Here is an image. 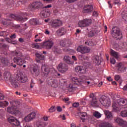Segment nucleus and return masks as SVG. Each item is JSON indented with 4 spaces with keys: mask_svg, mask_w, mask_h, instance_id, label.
Here are the masks:
<instances>
[{
    "mask_svg": "<svg viewBox=\"0 0 127 127\" xmlns=\"http://www.w3.org/2000/svg\"><path fill=\"white\" fill-rule=\"evenodd\" d=\"M63 24L62 21L59 19H55L52 21L51 26L53 28H57L60 27Z\"/></svg>",
    "mask_w": 127,
    "mask_h": 127,
    "instance_id": "13",
    "label": "nucleus"
},
{
    "mask_svg": "<svg viewBox=\"0 0 127 127\" xmlns=\"http://www.w3.org/2000/svg\"><path fill=\"white\" fill-rule=\"evenodd\" d=\"M11 107L7 108V112L11 115H15V116H20V112L18 111L19 108V103L15 101L10 102Z\"/></svg>",
    "mask_w": 127,
    "mask_h": 127,
    "instance_id": "2",
    "label": "nucleus"
},
{
    "mask_svg": "<svg viewBox=\"0 0 127 127\" xmlns=\"http://www.w3.org/2000/svg\"><path fill=\"white\" fill-rule=\"evenodd\" d=\"M113 4L114 5H116V4H117L118 5H121L122 3L120 2V1L119 0H115Z\"/></svg>",
    "mask_w": 127,
    "mask_h": 127,
    "instance_id": "45",
    "label": "nucleus"
},
{
    "mask_svg": "<svg viewBox=\"0 0 127 127\" xmlns=\"http://www.w3.org/2000/svg\"><path fill=\"white\" fill-rule=\"evenodd\" d=\"M92 24V20L91 19H84L79 21L78 25L79 27H86Z\"/></svg>",
    "mask_w": 127,
    "mask_h": 127,
    "instance_id": "9",
    "label": "nucleus"
},
{
    "mask_svg": "<svg viewBox=\"0 0 127 127\" xmlns=\"http://www.w3.org/2000/svg\"><path fill=\"white\" fill-rule=\"evenodd\" d=\"M79 103L77 102V103H74L72 104L73 107H74V108H77L78 107H79Z\"/></svg>",
    "mask_w": 127,
    "mask_h": 127,
    "instance_id": "52",
    "label": "nucleus"
},
{
    "mask_svg": "<svg viewBox=\"0 0 127 127\" xmlns=\"http://www.w3.org/2000/svg\"><path fill=\"white\" fill-rule=\"evenodd\" d=\"M3 78L5 81L10 82L14 88H17L18 87V83L16 82L15 79L12 78V75L9 71H6L4 72Z\"/></svg>",
    "mask_w": 127,
    "mask_h": 127,
    "instance_id": "3",
    "label": "nucleus"
},
{
    "mask_svg": "<svg viewBox=\"0 0 127 127\" xmlns=\"http://www.w3.org/2000/svg\"><path fill=\"white\" fill-rule=\"evenodd\" d=\"M115 79L116 81H119V80H120V79H121V76L119 75H116L115 76Z\"/></svg>",
    "mask_w": 127,
    "mask_h": 127,
    "instance_id": "51",
    "label": "nucleus"
},
{
    "mask_svg": "<svg viewBox=\"0 0 127 127\" xmlns=\"http://www.w3.org/2000/svg\"><path fill=\"white\" fill-rule=\"evenodd\" d=\"M1 62L4 66H7V65H9V63L8 62V60L7 58H2L1 59Z\"/></svg>",
    "mask_w": 127,
    "mask_h": 127,
    "instance_id": "31",
    "label": "nucleus"
},
{
    "mask_svg": "<svg viewBox=\"0 0 127 127\" xmlns=\"http://www.w3.org/2000/svg\"><path fill=\"white\" fill-rule=\"evenodd\" d=\"M48 117L47 116H44L42 118H41V121H44L45 122L48 121Z\"/></svg>",
    "mask_w": 127,
    "mask_h": 127,
    "instance_id": "46",
    "label": "nucleus"
},
{
    "mask_svg": "<svg viewBox=\"0 0 127 127\" xmlns=\"http://www.w3.org/2000/svg\"><path fill=\"white\" fill-rule=\"evenodd\" d=\"M76 0H66L68 3H71V2H74V1H76Z\"/></svg>",
    "mask_w": 127,
    "mask_h": 127,
    "instance_id": "57",
    "label": "nucleus"
},
{
    "mask_svg": "<svg viewBox=\"0 0 127 127\" xmlns=\"http://www.w3.org/2000/svg\"><path fill=\"white\" fill-rule=\"evenodd\" d=\"M99 102L106 109H108L109 107H111V100L106 96H102L100 98Z\"/></svg>",
    "mask_w": 127,
    "mask_h": 127,
    "instance_id": "5",
    "label": "nucleus"
},
{
    "mask_svg": "<svg viewBox=\"0 0 127 127\" xmlns=\"http://www.w3.org/2000/svg\"><path fill=\"white\" fill-rule=\"evenodd\" d=\"M112 36L117 39H122V38H123L122 32H121V31H120V29L118 28L113 29Z\"/></svg>",
    "mask_w": 127,
    "mask_h": 127,
    "instance_id": "8",
    "label": "nucleus"
},
{
    "mask_svg": "<svg viewBox=\"0 0 127 127\" xmlns=\"http://www.w3.org/2000/svg\"><path fill=\"white\" fill-rule=\"evenodd\" d=\"M71 127H76V124L72 123L71 124Z\"/></svg>",
    "mask_w": 127,
    "mask_h": 127,
    "instance_id": "64",
    "label": "nucleus"
},
{
    "mask_svg": "<svg viewBox=\"0 0 127 127\" xmlns=\"http://www.w3.org/2000/svg\"><path fill=\"white\" fill-rule=\"evenodd\" d=\"M58 70L61 73H65L68 70V66H67V64L61 63L58 66Z\"/></svg>",
    "mask_w": 127,
    "mask_h": 127,
    "instance_id": "12",
    "label": "nucleus"
},
{
    "mask_svg": "<svg viewBox=\"0 0 127 127\" xmlns=\"http://www.w3.org/2000/svg\"><path fill=\"white\" fill-rule=\"evenodd\" d=\"M57 34L58 35H59L60 36H62V35H64L67 32V31L66 30V29H64V28H62L59 29L57 31Z\"/></svg>",
    "mask_w": 127,
    "mask_h": 127,
    "instance_id": "24",
    "label": "nucleus"
},
{
    "mask_svg": "<svg viewBox=\"0 0 127 127\" xmlns=\"http://www.w3.org/2000/svg\"><path fill=\"white\" fill-rule=\"evenodd\" d=\"M41 6H42V3L39 1H35L29 5L28 9L31 11H34L36 10V9H38L39 7H41Z\"/></svg>",
    "mask_w": 127,
    "mask_h": 127,
    "instance_id": "7",
    "label": "nucleus"
},
{
    "mask_svg": "<svg viewBox=\"0 0 127 127\" xmlns=\"http://www.w3.org/2000/svg\"><path fill=\"white\" fill-rule=\"evenodd\" d=\"M56 109L55 108V106H52L49 109V112L50 113H53V112H55Z\"/></svg>",
    "mask_w": 127,
    "mask_h": 127,
    "instance_id": "42",
    "label": "nucleus"
},
{
    "mask_svg": "<svg viewBox=\"0 0 127 127\" xmlns=\"http://www.w3.org/2000/svg\"><path fill=\"white\" fill-rule=\"evenodd\" d=\"M12 55L13 56H19V54L16 52H13Z\"/></svg>",
    "mask_w": 127,
    "mask_h": 127,
    "instance_id": "53",
    "label": "nucleus"
},
{
    "mask_svg": "<svg viewBox=\"0 0 127 127\" xmlns=\"http://www.w3.org/2000/svg\"><path fill=\"white\" fill-rule=\"evenodd\" d=\"M13 62L18 65L19 66H22L23 64H25L26 62L21 57H17L13 59Z\"/></svg>",
    "mask_w": 127,
    "mask_h": 127,
    "instance_id": "11",
    "label": "nucleus"
},
{
    "mask_svg": "<svg viewBox=\"0 0 127 127\" xmlns=\"http://www.w3.org/2000/svg\"><path fill=\"white\" fill-rule=\"evenodd\" d=\"M74 71L77 74H84V73H86L85 69H84V67L81 66H76L74 68Z\"/></svg>",
    "mask_w": 127,
    "mask_h": 127,
    "instance_id": "18",
    "label": "nucleus"
},
{
    "mask_svg": "<svg viewBox=\"0 0 127 127\" xmlns=\"http://www.w3.org/2000/svg\"><path fill=\"white\" fill-rule=\"evenodd\" d=\"M36 56L39 59H42L41 58H43V57H44L41 53H36Z\"/></svg>",
    "mask_w": 127,
    "mask_h": 127,
    "instance_id": "40",
    "label": "nucleus"
},
{
    "mask_svg": "<svg viewBox=\"0 0 127 127\" xmlns=\"http://www.w3.org/2000/svg\"><path fill=\"white\" fill-rule=\"evenodd\" d=\"M95 33L93 31H90L88 33V35L90 37H92V36H94Z\"/></svg>",
    "mask_w": 127,
    "mask_h": 127,
    "instance_id": "50",
    "label": "nucleus"
},
{
    "mask_svg": "<svg viewBox=\"0 0 127 127\" xmlns=\"http://www.w3.org/2000/svg\"><path fill=\"white\" fill-rule=\"evenodd\" d=\"M10 18L17 21H20L21 22H24V21L27 20V18H23L20 16H16L15 14H10Z\"/></svg>",
    "mask_w": 127,
    "mask_h": 127,
    "instance_id": "14",
    "label": "nucleus"
},
{
    "mask_svg": "<svg viewBox=\"0 0 127 127\" xmlns=\"http://www.w3.org/2000/svg\"><path fill=\"white\" fill-rule=\"evenodd\" d=\"M33 72H34V73H39V69H37L36 67H34L33 68Z\"/></svg>",
    "mask_w": 127,
    "mask_h": 127,
    "instance_id": "48",
    "label": "nucleus"
},
{
    "mask_svg": "<svg viewBox=\"0 0 127 127\" xmlns=\"http://www.w3.org/2000/svg\"><path fill=\"white\" fill-rule=\"evenodd\" d=\"M93 16H98V12L97 11H94L93 12Z\"/></svg>",
    "mask_w": 127,
    "mask_h": 127,
    "instance_id": "62",
    "label": "nucleus"
},
{
    "mask_svg": "<svg viewBox=\"0 0 127 127\" xmlns=\"http://www.w3.org/2000/svg\"><path fill=\"white\" fill-rule=\"evenodd\" d=\"M100 127H113L111 124L108 123H102L100 125Z\"/></svg>",
    "mask_w": 127,
    "mask_h": 127,
    "instance_id": "35",
    "label": "nucleus"
},
{
    "mask_svg": "<svg viewBox=\"0 0 127 127\" xmlns=\"http://www.w3.org/2000/svg\"><path fill=\"white\" fill-rule=\"evenodd\" d=\"M28 115H29V117L32 120V121L34 119H35V117H36V114H35V113H31V114Z\"/></svg>",
    "mask_w": 127,
    "mask_h": 127,
    "instance_id": "38",
    "label": "nucleus"
},
{
    "mask_svg": "<svg viewBox=\"0 0 127 127\" xmlns=\"http://www.w3.org/2000/svg\"><path fill=\"white\" fill-rule=\"evenodd\" d=\"M104 114L108 120H110V119H112V118H113L112 113H111V112L109 111L108 110H105L104 111Z\"/></svg>",
    "mask_w": 127,
    "mask_h": 127,
    "instance_id": "30",
    "label": "nucleus"
},
{
    "mask_svg": "<svg viewBox=\"0 0 127 127\" xmlns=\"http://www.w3.org/2000/svg\"><path fill=\"white\" fill-rule=\"evenodd\" d=\"M45 34L49 35L50 34V32H49L48 29H46L45 31Z\"/></svg>",
    "mask_w": 127,
    "mask_h": 127,
    "instance_id": "61",
    "label": "nucleus"
},
{
    "mask_svg": "<svg viewBox=\"0 0 127 127\" xmlns=\"http://www.w3.org/2000/svg\"><path fill=\"white\" fill-rule=\"evenodd\" d=\"M41 44H42V43H34L32 44V48H35L36 49H40V46H42Z\"/></svg>",
    "mask_w": 127,
    "mask_h": 127,
    "instance_id": "34",
    "label": "nucleus"
},
{
    "mask_svg": "<svg viewBox=\"0 0 127 127\" xmlns=\"http://www.w3.org/2000/svg\"><path fill=\"white\" fill-rule=\"evenodd\" d=\"M49 15H50V11L49 10H47L41 13V16H43V17H45V18H46V17H48Z\"/></svg>",
    "mask_w": 127,
    "mask_h": 127,
    "instance_id": "29",
    "label": "nucleus"
},
{
    "mask_svg": "<svg viewBox=\"0 0 127 127\" xmlns=\"http://www.w3.org/2000/svg\"><path fill=\"white\" fill-rule=\"evenodd\" d=\"M41 45L43 48L49 50L51 49L52 47H53V46L54 45V42H53L52 40L49 39L44 41L43 43L41 44Z\"/></svg>",
    "mask_w": 127,
    "mask_h": 127,
    "instance_id": "6",
    "label": "nucleus"
},
{
    "mask_svg": "<svg viewBox=\"0 0 127 127\" xmlns=\"http://www.w3.org/2000/svg\"><path fill=\"white\" fill-rule=\"evenodd\" d=\"M88 45L89 46H94V45H95V44H94L93 42H89L88 43Z\"/></svg>",
    "mask_w": 127,
    "mask_h": 127,
    "instance_id": "59",
    "label": "nucleus"
},
{
    "mask_svg": "<svg viewBox=\"0 0 127 127\" xmlns=\"http://www.w3.org/2000/svg\"><path fill=\"white\" fill-rule=\"evenodd\" d=\"M77 51H78V52H80L82 54H85L90 52V49L83 46H80L77 48Z\"/></svg>",
    "mask_w": 127,
    "mask_h": 127,
    "instance_id": "15",
    "label": "nucleus"
},
{
    "mask_svg": "<svg viewBox=\"0 0 127 127\" xmlns=\"http://www.w3.org/2000/svg\"><path fill=\"white\" fill-rule=\"evenodd\" d=\"M93 11V6L92 5H85L83 8V12L89 13Z\"/></svg>",
    "mask_w": 127,
    "mask_h": 127,
    "instance_id": "20",
    "label": "nucleus"
},
{
    "mask_svg": "<svg viewBox=\"0 0 127 127\" xmlns=\"http://www.w3.org/2000/svg\"><path fill=\"white\" fill-rule=\"evenodd\" d=\"M10 37V38H11V39H14L15 38H16V35H15V34H13L11 35Z\"/></svg>",
    "mask_w": 127,
    "mask_h": 127,
    "instance_id": "58",
    "label": "nucleus"
},
{
    "mask_svg": "<svg viewBox=\"0 0 127 127\" xmlns=\"http://www.w3.org/2000/svg\"><path fill=\"white\" fill-rule=\"evenodd\" d=\"M71 81L72 83L69 84V88L71 89L75 88L73 85H74V86H81L82 84H84L85 82L83 78L77 76L71 77Z\"/></svg>",
    "mask_w": 127,
    "mask_h": 127,
    "instance_id": "4",
    "label": "nucleus"
},
{
    "mask_svg": "<svg viewBox=\"0 0 127 127\" xmlns=\"http://www.w3.org/2000/svg\"><path fill=\"white\" fill-rule=\"evenodd\" d=\"M121 116L123 118L127 117V111H122L121 114Z\"/></svg>",
    "mask_w": 127,
    "mask_h": 127,
    "instance_id": "41",
    "label": "nucleus"
},
{
    "mask_svg": "<svg viewBox=\"0 0 127 127\" xmlns=\"http://www.w3.org/2000/svg\"><path fill=\"white\" fill-rule=\"evenodd\" d=\"M57 110L58 112H62V108L61 107L59 106L57 107Z\"/></svg>",
    "mask_w": 127,
    "mask_h": 127,
    "instance_id": "56",
    "label": "nucleus"
},
{
    "mask_svg": "<svg viewBox=\"0 0 127 127\" xmlns=\"http://www.w3.org/2000/svg\"><path fill=\"white\" fill-rule=\"evenodd\" d=\"M36 127H46V123L43 122L42 120H38L36 123Z\"/></svg>",
    "mask_w": 127,
    "mask_h": 127,
    "instance_id": "25",
    "label": "nucleus"
},
{
    "mask_svg": "<svg viewBox=\"0 0 127 127\" xmlns=\"http://www.w3.org/2000/svg\"><path fill=\"white\" fill-rule=\"evenodd\" d=\"M24 120H25V122H30L31 121H32V119H30L29 115H28L27 116L25 117Z\"/></svg>",
    "mask_w": 127,
    "mask_h": 127,
    "instance_id": "44",
    "label": "nucleus"
},
{
    "mask_svg": "<svg viewBox=\"0 0 127 127\" xmlns=\"http://www.w3.org/2000/svg\"><path fill=\"white\" fill-rule=\"evenodd\" d=\"M115 123H117L119 126H121V127H127V122L126 121H124L122 119H116L115 120Z\"/></svg>",
    "mask_w": 127,
    "mask_h": 127,
    "instance_id": "19",
    "label": "nucleus"
},
{
    "mask_svg": "<svg viewBox=\"0 0 127 127\" xmlns=\"http://www.w3.org/2000/svg\"><path fill=\"white\" fill-rule=\"evenodd\" d=\"M7 121L9 124H12L16 127H19V126H20V122L14 117L10 116L7 118Z\"/></svg>",
    "mask_w": 127,
    "mask_h": 127,
    "instance_id": "10",
    "label": "nucleus"
},
{
    "mask_svg": "<svg viewBox=\"0 0 127 127\" xmlns=\"http://www.w3.org/2000/svg\"><path fill=\"white\" fill-rule=\"evenodd\" d=\"M0 47H6V45L0 43Z\"/></svg>",
    "mask_w": 127,
    "mask_h": 127,
    "instance_id": "60",
    "label": "nucleus"
},
{
    "mask_svg": "<svg viewBox=\"0 0 127 127\" xmlns=\"http://www.w3.org/2000/svg\"><path fill=\"white\" fill-rule=\"evenodd\" d=\"M4 98L3 95L1 93H0V100H3ZM8 105V102H0V108H4V107H6Z\"/></svg>",
    "mask_w": 127,
    "mask_h": 127,
    "instance_id": "21",
    "label": "nucleus"
},
{
    "mask_svg": "<svg viewBox=\"0 0 127 127\" xmlns=\"http://www.w3.org/2000/svg\"><path fill=\"white\" fill-rule=\"evenodd\" d=\"M42 71L43 72L44 75H45L46 76H47V75L49 74V69L48 68V66L45 64H42Z\"/></svg>",
    "mask_w": 127,
    "mask_h": 127,
    "instance_id": "22",
    "label": "nucleus"
},
{
    "mask_svg": "<svg viewBox=\"0 0 127 127\" xmlns=\"http://www.w3.org/2000/svg\"><path fill=\"white\" fill-rule=\"evenodd\" d=\"M30 23L32 24V25H35L37 23V21H36V19H32L30 20Z\"/></svg>",
    "mask_w": 127,
    "mask_h": 127,
    "instance_id": "39",
    "label": "nucleus"
},
{
    "mask_svg": "<svg viewBox=\"0 0 127 127\" xmlns=\"http://www.w3.org/2000/svg\"><path fill=\"white\" fill-rule=\"evenodd\" d=\"M79 117L80 118L82 122H85L87 119V113L79 112L78 113Z\"/></svg>",
    "mask_w": 127,
    "mask_h": 127,
    "instance_id": "23",
    "label": "nucleus"
},
{
    "mask_svg": "<svg viewBox=\"0 0 127 127\" xmlns=\"http://www.w3.org/2000/svg\"><path fill=\"white\" fill-rule=\"evenodd\" d=\"M121 15L125 21L127 23V9H125L122 11Z\"/></svg>",
    "mask_w": 127,
    "mask_h": 127,
    "instance_id": "27",
    "label": "nucleus"
},
{
    "mask_svg": "<svg viewBox=\"0 0 127 127\" xmlns=\"http://www.w3.org/2000/svg\"><path fill=\"white\" fill-rule=\"evenodd\" d=\"M117 67H118V70L119 73H123V72H125L127 69V67L125 66V64L122 63H118Z\"/></svg>",
    "mask_w": 127,
    "mask_h": 127,
    "instance_id": "16",
    "label": "nucleus"
},
{
    "mask_svg": "<svg viewBox=\"0 0 127 127\" xmlns=\"http://www.w3.org/2000/svg\"><path fill=\"white\" fill-rule=\"evenodd\" d=\"M4 114V111L3 109H0V117Z\"/></svg>",
    "mask_w": 127,
    "mask_h": 127,
    "instance_id": "54",
    "label": "nucleus"
},
{
    "mask_svg": "<svg viewBox=\"0 0 127 127\" xmlns=\"http://www.w3.org/2000/svg\"><path fill=\"white\" fill-rule=\"evenodd\" d=\"M110 54L113 57H115L116 59H119V58H120V54L113 50H111Z\"/></svg>",
    "mask_w": 127,
    "mask_h": 127,
    "instance_id": "26",
    "label": "nucleus"
},
{
    "mask_svg": "<svg viewBox=\"0 0 127 127\" xmlns=\"http://www.w3.org/2000/svg\"><path fill=\"white\" fill-rule=\"evenodd\" d=\"M64 60L65 61V62H66L67 64H72V62H71V57L68 56H64Z\"/></svg>",
    "mask_w": 127,
    "mask_h": 127,
    "instance_id": "32",
    "label": "nucleus"
},
{
    "mask_svg": "<svg viewBox=\"0 0 127 127\" xmlns=\"http://www.w3.org/2000/svg\"><path fill=\"white\" fill-rule=\"evenodd\" d=\"M53 50L54 51V52H55L56 53H60V52L61 51V50H60V49H59V48H58V47H54V48H53Z\"/></svg>",
    "mask_w": 127,
    "mask_h": 127,
    "instance_id": "36",
    "label": "nucleus"
},
{
    "mask_svg": "<svg viewBox=\"0 0 127 127\" xmlns=\"http://www.w3.org/2000/svg\"><path fill=\"white\" fill-rule=\"evenodd\" d=\"M93 62L96 65H100L101 64V60L99 58V56H95L93 58Z\"/></svg>",
    "mask_w": 127,
    "mask_h": 127,
    "instance_id": "28",
    "label": "nucleus"
},
{
    "mask_svg": "<svg viewBox=\"0 0 127 127\" xmlns=\"http://www.w3.org/2000/svg\"><path fill=\"white\" fill-rule=\"evenodd\" d=\"M89 97L94 100V99H95V95L94 93H91L90 94Z\"/></svg>",
    "mask_w": 127,
    "mask_h": 127,
    "instance_id": "55",
    "label": "nucleus"
},
{
    "mask_svg": "<svg viewBox=\"0 0 127 127\" xmlns=\"http://www.w3.org/2000/svg\"><path fill=\"white\" fill-rule=\"evenodd\" d=\"M91 106H92V107H95V108H98V107L100 106V103L98 102L97 100L93 99L91 102Z\"/></svg>",
    "mask_w": 127,
    "mask_h": 127,
    "instance_id": "33",
    "label": "nucleus"
},
{
    "mask_svg": "<svg viewBox=\"0 0 127 127\" xmlns=\"http://www.w3.org/2000/svg\"><path fill=\"white\" fill-rule=\"evenodd\" d=\"M93 116H94L97 119H100V118L102 117V115H101L100 113H99V112H95L93 114Z\"/></svg>",
    "mask_w": 127,
    "mask_h": 127,
    "instance_id": "37",
    "label": "nucleus"
},
{
    "mask_svg": "<svg viewBox=\"0 0 127 127\" xmlns=\"http://www.w3.org/2000/svg\"><path fill=\"white\" fill-rule=\"evenodd\" d=\"M110 62L111 64H116V60L114 58H111Z\"/></svg>",
    "mask_w": 127,
    "mask_h": 127,
    "instance_id": "49",
    "label": "nucleus"
},
{
    "mask_svg": "<svg viewBox=\"0 0 127 127\" xmlns=\"http://www.w3.org/2000/svg\"><path fill=\"white\" fill-rule=\"evenodd\" d=\"M60 44H61V46H62L63 47H65V46H66L65 42L63 40L61 41Z\"/></svg>",
    "mask_w": 127,
    "mask_h": 127,
    "instance_id": "47",
    "label": "nucleus"
},
{
    "mask_svg": "<svg viewBox=\"0 0 127 127\" xmlns=\"http://www.w3.org/2000/svg\"><path fill=\"white\" fill-rule=\"evenodd\" d=\"M127 100L121 99L118 101V102H114L112 105L113 111L120 112L122 109H126L127 108Z\"/></svg>",
    "mask_w": 127,
    "mask_h": 127,
    "instance_id": "1",
    "label": "nucleus"
},
{
    "mask_svg": "<svg viewBox=\"0 0 127 127\" xmlns=\"http://www.w3.org/2000/svg\"><path fill=\"white\" fill-rule=\"evenodd\" d=\"M24 120H25V122H30L31 121H32V119H30L29 115H28L27 116L25 117Z\"/></svg>",
    "mask_w": 127,
    "mask_h": 127,
    "instance_id": "43",
    "label": "nucleus"
},
{
    "mask_svg": "<svg viewBox=\"0 0 127 127\" xmlns=\"http://www.w3.org/2000/svg\"><path fill=\"white\" fill-rule=\"evenodd\" d=\"M123 90H124V91H127V85H125V86L124 87Z\"/></svg>",
    "mask_w": 127,
    "mask_h": 127,
    "instance_id": "63",
    "label": "nucleus"
},
{
    "mask_svg": "<svg viewBox=\"0 0 127 127\" xmlns=\"http://www.w3.org/2000/svg\"><path fill=\"white\" fill-rule=\"evenodd\" d=\"M18 80L20 81L21 83H25L27 81V77L22 73H20L18 74Z\"/></svg>",
    "mask_w": 127,
    "mask_h": 127,
    "instance_id": "17",
    "label": "nucleus"
}]
</instances>
